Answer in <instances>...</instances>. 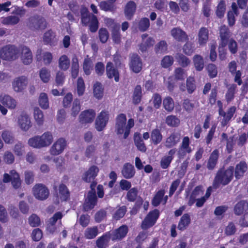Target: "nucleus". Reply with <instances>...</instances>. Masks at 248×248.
<instances>
[{
    "label": "nucleus",
    "instance_id": "obj_10",
    "mask_svg": "<svg viewBox=\"0 0 248 248\" xmlns=\"http://www.w3.org/2000/svg\"><path fill=\"white\" fill-rule=\"evenodd\" d=\"M11 181L12 186L15 189L18 188L21 186V180L19 174L15 170L10 172V175L7 173L4 174L3 182L7 183Z\"/></svg>",
    "mask_w": 248,
    "mask_h": 248
},
{
    "label": "nucleus",
    "instance_id": "obj_45",
    "mask_svg": "<svg viewBox=\"0 0 248 248\" xmlns=\"http://www.w3.org/2000/svg\"><path fill=\"white\" fill-rule=\"evenodd\" d=\"M218 156V151L217 150L214 151L211 154L207 164L209 169H213L217 164Z\"/></svg>",
    "mask_w": 248,
    "mask_h": 248
},
{
    "label": "nucleus",
    "instance_id": "obj_12",
    "mask_svg": "<svg viewBox=\"0 0 248 248\" xmlns=\"http://www.w3.org/2000/svg\"><path fill=\"white\" fill-rule=\"evenodd\" d=\"M66 141L62 138L57 140L51 147L49 152L51 155H57L61 154L66 146Z\"/></svg>",
    "mask_w": 248,
    "mask_h": 248
},
{
    "label": "nucleus",
    "instance_id": "obj_17",
    "mask_svg": "<svg viewBox=\"0 0 248 248\" xmlns=\"http://www.w3.org/2000/svg\"><path fill=\"white\" fill-rule=\"evenodd\" d=\"M20 50L21 53V59L23 63L26 65L31 63L32 55L30 49L26 46H22L20 47Z\"/></svg>",
    "mask_w": 248,
    "mask_h": 248
},
{
    "label": "nucleus",
    "instance_id": "obj_4",
    "mask_svg": "<svg viewBox=\"0 0 248 248\" xmlns=\"http://www.w3.org/2000/svg\"><path fill=\"white\" fill-rule=\"evenodd\" d=\"M81 21L85 25H89L91 31L94 32L98 28V22L96 17L89 13L88 9L83 7L81 9Z\"/></svg>",
    "mask_w": 248,
    "mask_h": 248
},
{
    "label": "nucleus",
    "instance_id": "obj_19",
    "mask_svg": "<svg viewBox=\"0 0 248 248\" xmlns=\"http://www.w3.org/2000/svg\"><path fill=\"white\" fill-rule=\"evenodd\" d=\"M130 69L135 73H139L142 68V62L139 56L132 55L130 63Z\"/></svg>",
    "mask_w": 248,
    "mask_h": 248
},
{
    "label": "nucleus",
    "instance_id": "obj_6",
    "mask_svg": "<svg viewBox=\"0 0 248 248\" xmlns=\"http://www.w3.org/2000/svg\"><path fill=\"white\" fill-rule=\"evenodd\" d=\"M18 50L14 46H6L0 50V58L5 61H13L18 57Z\"/></svg>",
    "mask_w": 248,
    "mask_h": 248
},
{
    "label": "nucleus",
    "instance_id": "obj_22",
    "mask_svg": "<svg viewBox=\"0 0 248 248\" xmlns=\"http://www.w3.org/2000/svg\"><path fill=\"white\" fill-rule=\"evenodd\" d=\"M62 215L61 212L56 213L48 221L46 229L50 233L54 232L56 230L55 224L58 219H61Z\"/></svg>",
    "mask_w": 248,
    "mask_h": 248
},
{
    "label": "nucleus",
    "instance_id": "obj_44",
    "mask_svg": "<svg viewBox=\"0 0 248 248\" xmlns=\"http://www.w3.org/2000/svg\"><path fill=\"white\" fill-rule=\"evenodd\" d=\"M59 67L62 70H67L70 65V60L67 56L63 55L60 57L59 59Z\"/></svg>",
    "mask_w": 248,
    "mask_h": 248
},
{
    "label": "nucleus",
    "instance_id": "obj_28",
    "mask_svg": "<svg viewBox=\"0 0 248 248\" xmlns=\"http://www.w3.org/2000/svg\"><path fill=\"white\" fill-rule=\"evenodd\" d=\"M172 37L177 41L182 42L186 40L187 37L185 32L179 28H174L170 31Z\"/></svg>",
    "mask_w": 248,
    "mask_h": 248
},
{
    "label": "nucleus",
    "instance_id": "obj_23",
    "mask_svg": "<svg viewBox=\"0 0 248 248\" xmlns=\"http://www.w3.org/2000/svg\"><path fill=\"white\" fill-rule=\"evenodd\" d=\"M142 43L140 45V49L142 51H145L149 47L153 46L155 44V40L146 34L142 35Z\"/></svg>",
    "mask_w": 248,
    "mask_h": 248
},
{
    "label": "nucleus",
    "instance_id": "obj_53",
    "mask_svg": "<svg viewBox=\"0 0 248 248\" xmlns=\"http://www.w3.org/2000/svg\"><path fill=\"white\" fill-rule=\"evenodd\" d=\"M163 105L164 108L168 111L171 112L174 107L173 100L170 97H166L163 101Z\"/></svg>",
    "mask_w": 248,
    "mask_h": 248
},
{
    "label": "nucleus",
    "instance_id": "obj_18",
    "mask_svg": "<svg viewBox=\"0 0 248 248\" xmlns=\"http://www.w3.org/2000/svg\"><path fill=\"white\" fill-rule=\"evenodd\" d=\"M0 102L9 109H14L16 106V100L11 96L6 94L0 96Z\"/></svg>",
    "mask_w": 248,
    "mask_h": 248
},
{
    "label": "nucleus",
    "instance_id": "obj_5",
    "mask_svg": "<svg viewBox=\"0 0 248 248\" xmlns=\"http://www.w3.org/2000/svg\"><path fill=\"white\" fill-rule=\"evenodd\" d=\"M230 35L231 33L226 26H221L220 29L221 43L218 48L219 57L221 60H223L225 58L226 51L224 50V47L226 46L228 39L230 36Z\"/></svg>",
    "mask_w": 248,
    "mask_h": 248
},
{
    "label": "nucleus",
    "instance_id": "obj_35",
    "mask_svg": "<svg viewBox=\"0 0 248 248\" xmlns=\"http://www.w3.org/2000/svg\"><path fill=\"white\" fill-rule=\"evenodd\" d=\"M203 193V189L202 186H198L195 187L190 196L188 204L191 206L196 202V199L199 198Z\"/></svg>",
    "mask_w": 248,
    "mask_h": 248
},
{
    "label": "nucleus",
    "instance_id": "obj_51",
    "mask_svg": "<svg viewBox=\"0 0 248 248\" xmlns=\"http://www.w3.org/2000/svg\"><path fill=\"white\" fill-rule=\"evenodd\" d=\"M79 64L78 61L76 57H74L72 59L71 66V75L73 78H75L77 77L78 74Z\"/></svg>",
    "mask_w": 248,
    "mask_h": 248
},
{
    "label": "nucleus",
    "instance_id": "obj_37",
    "mask_svg": "<svg viewBox=\"0 0 248 248\" xmlns=\"http://www.w3.org/2000/svg\"><path fill=\"white\" fill-rule=\"evenodd\" d=\"M69 196V193L66 186L63 184L60 185L57 193L58 198L60 199L61 201H65L67 200Z\"/></svg>",
    "mask_w": 248,
    "mask_h": 248
},
{
    "label": "nucleus",
    "instance_id": "obj_43",
    "mask_svg": "<svg viewBox=\"0 0 248 248\" xmlns=\"http://www.w3.org/2000/svg\"><path fill=\"white\" fill-rule=\"evenodd\" d=\"M103 88L102 85L99 82L94 83L93 87L94 97L97 99H100L103 97Z\"/></svg>",
    "mask_w": 248,
    "mask_h": 248
},
{
    "label": "nucleus",
    "instance_id": "obj_8",
    "mask_svg": "<svg viewBox=\"0 0 248 248\" xmlns=\"http://www.w3.org/2000/svg\"><path fill=\"white\" fill-rule=\"evenodd\" d=\"M109 120V113L102 110L98 115L95 123V128L98 131H102L106 127Z\"/></svg>",
    "mask_w": 248,
    "mask_h": 248
},
{
    "label": "nucleus",
    "instance_id": "obj_36",
    "mask_svg": "<svg viewBox=\"0 0 248 248\" xmlns=\"http://www.w3.org/2000/svg\"><path fill=\"white\" fill-rule=\"evenodd\" d=\"M134 140L135 145L138 149L142 152H145L146 151V147L141 139L140 134L139 133H135Z\"/></svg>",
    "mask_w": 248,
    "mask_h": 248
},
{
    "label": "nucleus",
    "instance_id": "obj_31",
    "mask_svg": "<svg viewBox=\"0 0 248 248\" xmlns=\"http://www.w3.org/2000/svg\"><path fill=\"white\" fill-rule=\"evenodd\" d=\"M176 151L177 150L176 149H171L169 152V155L164 156L162 157L160 163L161 166L163 169H166L169 167Z\"/></svg>",
    "mask_w": 248,
    "mask_h": 248
},
{
    "label": "nucleus",
    "instance_id": "obj_33",
    "mask_svg": "<svg viewBox=\"0 0 248 248\" xmlns=\"http://www.w3.org/2000/svg\"><path fill=\"white\" fill-rule=\"evenodd\" d=\"M135 173L134 168L131 164L126 163L124 166L122 170V173L124 178L130 179L133 177Z\"/></svg>",
    "mask_w": 248,
    "mask_h": 248
},
{
    "label": "nucleus",
    "instance_id": "obj_60",
    "mask_svg": "<svg viewBox=\"0 0 248 248\" xmlns=\"http://www.w3.org/2000/svg\"><path fill=\"white\" fill-rule=\"evenodd\" d=\"M28 222L30 225L32 227L39 226L41 223L40 218L35 214H32L29 217Z\"/></svg>",
    "mask_w": 248,
    "mask_h": 248
},
{
    "label": "nucleus",
    "instance_id": "obj_15",
    "mask_svg": "<svg viewBox=\"0 0 248 248\" xmlns=\"http://www.w3.org/2000/svg\"><path fill=\"white\" fill-rule=\"evenodd\" d=\"M95 112L93 109H88L82 111L79 116V121L82 124L92 123L95 116Z\"/></svg>",
    "mask_w": 248,
    "mask_h": 248
},
{
    "label": "nucleus",
    "instance_id": "obj_58",
    "mask_svg": "<svg viewBox=\"0 0 248 248\" xmlns=\"http://www.w3.org/2000/svg\"><path fill=\"white\" fill-rule=\"evenodd\" d=\"M85 90V85L83 79L79 78L78 79L77 84V92L78 96L83 95Z\"/></svg>",
    "mask_w": 248,
    "mask_h": 248
},
{
    "label": "nucleus",
    "instance_id": "obj_14",
    "mask_svg": "<svg viewBox=\"0 0 248 248\" xmlns=\"http://www.w3.org/2000/svg\"><path fill=\"white\" fill-rule=\"evenodd\" d=\"M218 105L219 107V115L223 117V119L221 122L223 125H225L227 123L232 117L234 113L235 112L236 108L234 107L230 108L226 113H225L222 108V103L220 101L217 102Z\"/></svg>",
    "mask_w": 248,
    "mask_h": 248
},
{
    "label": "nucleus",
    "instance_id": "obj_21",
    "mask_svg": "<svg viewBox=\"0 0 248 248\" xmlns=\"http://www.w3.org/2000/svg\"><path fill=\"white\" fill-rule=\"evenodd\" d=\"M36 57L38 61H43L45 64L50 63L52 59V55L48 52H43L42 50L38 49L36 54Z\"/></svg>",
    "mask_w": 248,
    "mask_h": 248
},
{
    "label": "nucleus",
    "instance_id": "obj_26",
    "mask_svg": "<svg viewBox=\"0 0 248 248\" xmlns=\"http://www.w3.org/2000/svg\"><path fill=\"white\" fill-rule=\"evenodd\" d=\"M232 10L228 12L227 17L228 24L230 26H233L235 22L234 15L239 14L238 8L236 3L233 2L231 6Z\"/></svg>",
    "mask_w": 248,
    "mask_h": 248
},
{
    "label": "nucleus",
    "instance_id": "obj_38",
    "mask_svg": "<svg viewBox=\"0 0 248 248\" xmlns=\"http://www.w3.org/2000/svg\"><path fill=\"white\" fill-rule=\"evenodd\" d=\"M208 39V31L205 28L200 29L198 34V43L200 46L205 45Z\"/></svg>",
    "mask_w": 248,
    "mask_h": 248
},
{
    "label": "nucleus",
    "instance_id": "obj_46",
    "mask_svg": "<svg viewBox=\"0 0 248 248\" xmlns=\"http://www.w3.org/2000/svg\"><path fill=\"white\" fill-rule=\"evenodd\" d=\"M248 209V203L242 201L238 202L234 207V212L237 215H240Z\"/></svg>",
    "mask_w": 248,
    "mask_h": 248
},
{
    "label": "nucleus",
    "instance_id": "obj_50",
    "mask_svg": "<svg viewBox=\"0 0 248 248\" xmlns=\"http://www.w3.org/2000/svg\"><path fill=\"white\" fill-rule=\"evenodd\" d=\"M162 139V136L159 130L154 129L151 133V140L154 144L159 143Z\"/></svg>",
    "mask_w": 248,
    "mask_h": 248
},
{
    "label": "nucleus",
    "instance_id": "obj_24",
    "mask_svg": "<svg viewBox=\"0 0 248 248\" xmlns=\"http://www.w3.org/2000/svg\"><path fill=\"white\" fill-rule=\"evenodd\" d=\"M39 137L42 148L49 146L53 141V136L48 132H45Z\"/></svg>",
    "mask_w": 248,
    "mask_h": 248
},
{
    "label": "nucleus",
    "instance_id": "obj_1",
    "mask_svg": "<svg viewBox=\"0 0 248 248\" xmlns=\"http://www.w3.org/2000/svg\"><path fill=\"white\" fill-rule=\"evenodd\" d=\"M99 171V168L96 166L93 165L82 175L83 181L87 183L92 182L91 184V190L89 192L84 204V209L86 211L93 208L96 203L97 199L94 190L96 183L93 182V180L97 176Z\"/></svg>",
    "mask_w": 248,
    "mask_h": 248
},
{
    "label": "nucleus",
    "instance_id": "obj_20",
    "mask_svg": "<svg viewBox=\"0 0 248 248\" xmlns=\"http://www.w3.org/2000/svg\"><path fill=\"white\" fill-rule=\"evenodd\" d=\"M128 230V227L126 225H122L111 234V239L112 240L122 239L126 236Z\"/></svg>",
    "mask_w": 248,
    "mask_h": 248
},
{
    "label": "nucleus",
    "instance_id": "obj_34",
    "mask_svg": "<svg viewBox=\"0 0 248 248\" xmlns=\"http://www.w3.org/2000/svg\"><path fill=\"white\" fill-rule=\"evenodd\" d=\"M106 71L107 76L108 78H114V80L118 82L119 79V73L118 71L115 69L112 65V63L109 62L107 63L106 67Z\"/></svg>",
    "mask_w": 248,
    "mask_h": 248
},
{
    "label": "nucleus",
    "instance_id": "obj_47",
    "mask_svg": "<svg viewBox=\"0 0 248 248\" xmlns=\"http://www.w3.org/2000/svg\"><path fill=\"white\" fill-rule=\"evenodd\" d=\"M194 65L197 71H201L204 67V61L202 57L198 55L194 56L193 59Z\"/></svg>",
    "mask_w": 248,
    "mask_h": 248
},
{
    "label": "nucleus",
    "instance_id": "obj_30",
    "mask_svg": "<svg viewBox=\"0 0 248 248\" xmlns=\"http://www.w3.org/2000/svg\"><path fill=\"white\" fill-rule=\"evenodd\" d=\"M111 238V233L110 232L106 233L103 236L98 238L96 245L98 248H106Z\"/></svg>",
    "mask_w": 248,
    "mask_h": 248
},
{
    "label": "nucleus",
    "instance_id": "obj_2",
    "mask_svg": "<svg viewBox=\"0 0 248 248\" xmlns=\"http://www.w3.org/2000/svg\"><path fill=\"white\" fill-rule=\"evenodd\" d=\"M126 117L124 114H119L116 118L115 129L118 134H124V138H127L128 136L130 129L134 125V121L133 119H129L127 124Z\"/></svg>",
    "mask_w": 248,
    "mask_h": 248
},
{
    "label": "nucleus",
    "instance_id": "obj_3",
    "mask_svg": "<svg viewBox=\"0 0 248 248\" xmlns=\"http://www.w3.org/2000/svg\"><path fill=\"white\" fill-rule=\"evenodd\" d=\"M233 168L229 167L225 170H219L215 179L213 186L215 188L218 187L220 185H226L229 183L233 177Z\"/></svg>",
    "mask_w": 248,
    "mask_h": 248
},
{
    "label": "nucleus",
    "instance_id": "obj_16",
    "mask_svg": "<svg viewBox=\"0 0 248 248\" xmlns=\"http://www.w3.org/2000/svg\"><path fill=\"white\" fill-rule=\"evenodd\" d=\"M189 144L190 139L189 137L187 136L184 137L178 151V155L180 157H184L187 154H190L192 152L193 150Z\"/></svg>",
    "mask_w": 248,
    "mask_h": 248
},
{
    "label": "nucleus",
    "instance_id": "obj_61",
    "mask_svg": "<svg viewBox=\"0 0 248 248\" xmlns=\"http://www.w3.org/2000/svg\"><path fill=\"white\" fill-rule=\"evenodd\" d=\"M176 59L177 60V62L179 63L183 67H186L187 66L189 63L190 61L189 60L188 58L184 56L182 54H178L176 56Z\"/></svg>",
    "mask_w": 248,
    "mask_h": 248
},
{
    "label": "nucleus",
    "instance_id": "obj_25",
    "mask_svg": "<svg viewBox=\"0 0 248 248\" xmlns=\"http://www.w3.org/2000/svg\"><path fill=\"white\" fill-rule=\"evenodd\" d=\"M165 191L163 190L158 191L155 195L152 201V204L155 206H157L160 203L165 204L167 201V196L164 197Z\"/></svg>",
    "mask_w": 248,
    "mask_h": 248
},
{
    "label": "nucleus",
    "instance_id": "obj_64",
    "mask_svg": "<svg viewBox=\"0 0 248 248\" xmlns=\"http://www.w3.org/2000/svg\"><path fill=\"white\" fill-rule=\"evenodd\" d=\"M207 70L209 76L211 78L216 77L217 74V66L214 64H209L207 67Z\"/></svg>",
    "mask_w": 248,
    "mask_h": 248
},
{
    "label": "nucleus",
    "instance_id": "obj_27",
    "mask_svg": "<svg viewBox=\"0 0 248 248\" xmlns=\"http://www.w3.org/2000/svg\"><path fill=\"white\" fill-rule=\"evenodd\" d=\"M33 117L35 124L39 125H42L44 124L45 118L43 111L38 107L33 108Z\"/></svg>",
    "mask_w": 248,
    "mask_h": 248
},
{
    "label": "nucleus",
    "instance_id": "obj_29",
    "mask_svg": "<svg viewBox=\"0 0 248 248\" xmlns=\"http://www.w3.org/2000/svg\"><path fill=\"white\" fill-rule=\"evenodd\" d=\"M180 134L178 132H173L168 138L165 142V146L168 148L175 146L180 140Z\"/></svg>",
    "mask_w": 248,
    "mask_h": 248
},
{
    "label": "nucleus",
    "instance_id": "obj_63",
    "mask_svg": "<svg viewBox=\"0 0 248 248\" xmlns=\"http://www.w3.org/2000/svg\"><path fill=\"white\" fill-rule=\"evenodd\" d=\"M99 37L100 41L103 43H106L109 37V33L105 28H101L99 31Z\"/></svg>",
    "mask_w": 248,
    "mask_h": 248
},
{
    "label": "nucleus",
    "instance_id": "obj_42",
    "mask_svg": "<svg viewBox=\"0 0 248 248\" xmlns=\"http://www.w3.org/2000/svg\"><path fill=\"white\" fill-rule=\"evenodd\" d=\"M19 20V17L16 16H10L2 18L1 23L6 25H14L17 24Z\"/></svg>",
    "mask_w": 248,
    "mask_h": 248
},
{
    "label": "nucleus",
    "instance_id": "obj_52",
    "mask_svg": "<svg viewBox=\"0 0 248 248\" xmlns=\"http://www.w3.org/2000/svg\"><path fill=\"white\" fill-rule=\"evenodd\" d=\"M180 120L174 115H169L166 118V123L169 126H178L180 124Z\"/></svg>",
    "mask_w": 248,
    "mask_h": 248
},
{
    "label": "nucleus",
    "instance_id": "obj_39",
    "mask_svg": "<svg viewBox=\"0 0 248 248\" xmlns=\"http://www.w3.org/2000/svg\"><path fill=\"white\" fill-rule=\"evenodd\" d=\"M82 66L86 75H89L91 73L93 70V62L88 56L84 59Z\"/></svg>",
    "mask_w": 248,
    "mask_h": 248
},
{
    "label": "nucleus",
    "instance_id": "obj_32",
    "mask_svg": "<svg viewBox=\"0 0 248 248\" xmlns=\"http://www.w3.org/2000/svg\"><path fill=\"white\" fill-rule=\"evenodd\" d=\"M136 9V5L133 1H129L126 4L124 12L127 19H130L134 15Z\"/></svg>",
    "mask_w": 248,
    "mask_h": 248
},
{
    "label": "nucleus",
    "instance_id": "obj_56",
    "mask_svg": "<svg viewBox=\"0 0 248 248\" xmlns=\"http://www.w3.org/2000/svg\"><path fill=\"white\" fill-rule=\"evenodd\" d=\"M28 143L29 146L34 148L40 149L42 148L39 136H35L29 139Z\"/></svg>",
    "mask_w": 248,
    "mask_h": 248
},
{
    "label": "nucleus",
    "instance_id": "obj_54",
    "mask_svg": "<svg viewBox=\"0 0 248 248\" xmlns=\"http://www.w3.org/2000/svg\"><path fill=\"white\" fill-rule=\"evenodd\" d=\"M226 11V3L224 0H220L218 3L216 11L217 17L221 18L224 16Z\"/></svg>",
    "mask_w": 248,
    "mask_h": 248
},
{
    "label": "nucleus",
    "instance_id": "obj_48",
    "mask_svg": "<svg viewBox=\"0 0 248 248\" xmlns=\"http://www.w3.org/2000/svg\"><path fill=\"white\" fill-rule=\"evenodd\" d=\"M190 222L189 216L188 214H184L181 218L178 225V228L180 230H184L188 226Z\"/></svg>",
    "mask_w": 248,
    "mask_h": 248
},
{
    "label": "nucleus",
    "instance_id": "obj_57",
    "mask_svg": "<svg viewBox=\"0 0 248 248\" xmlns=\"http://www.w3.org/2000/svg\"><path fill=\"white\" fill-rule=\"evenodd\" d=\"M44 40L46 43L53 44L56 40L55 33L51 31H48L45 33Z\"/></svg>",
    "mask_w": 248,
    "mask_h": 248
},
{
    "label": "nucleus",
    "instance_id": "obj_11",
    "mask_svg": "<svg viewBox=\"0 0 248 248\" xmlns=\"http://www.w3.org/2000/svg\"><path fill=\"white\" fill-rule=\"evenodd\" d=\"M28 84V80L26 77L21 76L15 78L12 81V88L17 93L22 92Z\"/></svg>",
    "mask_w": 248,
    "mask_h": 248
},
{
    "label": "nucleus",
    "instance_id": "obj_7",
    "mask_svg": "<svg viewBox=\"0 0 248 248\" xmlns=\"http://www.w3.org/2000/svg\"><path fill=\"white\" fill-rule=\"evenodd\" d=\"M159 216L158 210H154L150 212L143 220L141 227L142 229L146 230L152 227L156 222Z\"/></svg>",
    "mask_w": 248,
    "mask_h": 248
},
{
    "label": "nucleus",
    "instance_id": "obj_62",
    "mask_svg": "<svg viewBox=\"0 0 248 248\" xmlns=\"http://www.w3.org/2000/svg\"><path fill=\"white\" fill-rule=\"evenodd\" d=\"M34 28L37 30H43L46 27V22L43 18H39L34 20Z\"/></svg>",
    "mask_w": 248,
    "mask_h": 248
},
{
    "label": "nucleus",
    "instance_id": "obj_49",
    "mask_svg": "<svg viewBox=\"0 0 248 248\" xmlns=\"http://www.w3.org/2000/svg\"><path fill=\"white\" fill-rule=\"evenodd\" d=\"M142 96L141 87L140 85L136 86L133 95V102L135 104H139L140 101Z\"/></svg>",
    "mask_w": 248,
    "mask_h": 248
},
{
    "label": "nucleus",
    "instance_id": "obj_9",
    "mask_svg": "<svg viewBox=\"0 0 248 248\" xmlns=\"http://www.w3.org/2000/svg\"><path fill=\"white\" fill-rule=\"evenodd\" d=\"M33 194L36 199L44 200L48 197L49 191L45 186L42 184H38L33 187Z\"/></svg>",
    "mask_w": 248,
    "mask_h": 248
},
{
    "label": "nucleus",
    "instance_id": "obj_41",
    "mask_svg": "<svg viewBox=\"0 0 248 248\" xmlns=\"http://www.w3.org/2000/svg\"><path fill=\"white\" fill-rule=\"evenodd\" d=\"M38 104L42 109H46L49 108L48 99L46 93H42L40 94L38 98Z\"/></svg>",
    "mask_w": 248,
    "mask_h": 248
},
{
    "label": "nucleus",
    "instance_id": "obj_59",
    "mask_svg": "<svg viewBox=\"0 0 248 248\" xmlns=\"http://www.w3.org/2000/svg\"><path fill=\"white\" fill-rule=\"evenodd\" d=\"M98 234V229L96 227L87 228L85 232V236L87 239H93Z\"/></svg>",
    "mask_w": 248,
    "mask_h": 248
},
{
    "label": "nucleus",
    "instance_id": "obj_13",
    "mask_svg": "<svg viewBox=\"0 0 248 248\" xmlns=\"http://www.w3.org/2000/svg\"><path fill=\"white\" fill-rule=\"evenodd\" d=\"M17 124L21 130L28 131L32 126L30 116L25 113H22L17 118Z\"/></svg>",
    "mask_w": 248,
    "mask_h": 248
},
{
    "label": "nucleus",
    "instance_id": "obj_55",
    "mask_svg": "<svg viewBox=\"0 0 248 248\" xmlns=\"http://www.w3.org/2000/svg\"><path fill=\"white\" fill-rule=\"evenodd\" d=\"M39 77L43 82H48L50 78V71L46 68H43L40 71Z\"/></svg>",
    "mask_w": 248,
    "mask_h": 248
},
{
    "label": "nucleus",
    "instance_id": "obj_40",
    "mask_svg": "<svg viewBox=\"0 0 248 248\" xmlns=\"http://www.w3.org/2000/svg\"><path fill=\"white\" fill-rule=\"evenodd\" d=\"M247 170V164L245 162H241L237 164L235 168V176L237 179L241 178Z\"/></svg>",
    "mask_w": 248,
    "mask_h": 248
}]
</instances>
